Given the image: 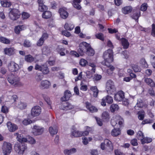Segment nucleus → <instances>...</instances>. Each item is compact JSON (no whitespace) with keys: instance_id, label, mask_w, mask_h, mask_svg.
<instances>
[{"instance_id":"obj_1","label":"nucleus","mask_w":155,"mask_h":155,"mask_svg":"<svg viewBox=\"0 0 155 155\" xmlns=\"http://www.w3.org/2000/svg\"><path fill=\"white\" fill-rule=\"evenodd\" d=\"M9 99L13 100L14 101L13 103V106L15 108H17L21 110L25 109L27 106L26 103L19 101H17V97L16 95H12V93L8 92L7 93Z\"/></svg>"},{"instance_id":"obj_2","label":"nucleus","mask_w":155,"mask_h":155,"mask_svg":"<svg viewBox=\"0 0 155 155\" xmlns=\"http://www.w3.org/2000/svg\"><path fill=\"white\" fill-rule=\"evenodd\" d=\"M103 58L104 60L103 64L108 66L109 64L113 61V53L111 49H109L105 51L103 54Z\"/></svg>"},{"instance_id":"obj_3","label":"nucleus","mask_w":155,"mask_h":155,"mask_svg":"<svg viewBox=\"0 0 155 155\" xmlns=\"http://www.w3.org/2000/svg\"><path fill=\"white\" fill-rule=\"evenodd\" d=\"M106 90L107 93L110 94H112L116 92V88L112 81L109 80L106 82Z\"/></svg>"},{"instance_id":"obj_4","label":"nucleus","mask_w":155,"mask_h":155,"mask_svg":"<svg viewBox=\"0 0 155 155\" xmlns=\"http://www.w3.org/2000/svg\"><path fill=\"white\" fill-rule=\"evenodd\" d=\"M8 80L9 82L15 87L22 86V84L19 81L18 79L13 74L8 76Z\"/></svg>"},{"instance_id":"obj_5","label":"nucleus","mask_w":155,"mask_h":155,"mask_svg":"<svg viewBox=\"0 0 155 155\" xmlns=\"http://www.w3.org/2000/svg\"><path fill=\"white\" fill-rule=\"evenodd\" d=\"M117 122L119 124L120 126L123 124L124 120L123 118L119 115L114 116L111 121V124L113 126H115L117 124Z\"/></svg>"},{"instance_id":"obj_6","label":"nucleus","mask_w":155,"mask_h":155,"mask_svg":"<svg viewBox=\"0 0 155 155\" xmlns=\"http://www.w3.org/2000/svg\"><path fill=\"white\" fill-rule=\"evenodd\" d=\"M90 46V44L85 42H83L80 43L79 48L78 49V51L80 55L83 56L84 53L87 50V48Z\"/></svg>"},{"instance_id":"obj_7","label":"nucleus","mask_w":155,"mask_h":155,"mask_svg":"<svg viewBox=\"0 0 155 155\" xmlns=\"http://www.w3.org/2000/svg\"><path fill=\"white\" fill-rule=\"evenodd\" d=\"M20 14L19 11L18 9H13L10 11L9 17L12 20H15L20 17Z\"/></svg>"},{"instance_id":"obj_8","label":"nucleus","mask_w":155,"mask_h":155,"mask_svg":"<svg viewBox=\"0 0 155 155\" xmlns=\"http://www.w3.org/2000/svg\"><path fill=\"white\" fill-rule=\"evenodd\" d=\"M25 149V147L21 143H17L15 145V150L18 155H22Z\"/></svg>"},{"instance_id":"obj_9","label":"nucleus","mask_w":155,"mask_h":155,"mask_svg":"<svg viewBox=\"0 0 155 155\" xmlns=\"http://www.w3.org/2000/svg\"><path fill=\"white\" fill-rule=\"evenodd\" d=\"M44 130L43 127L37 125L34 126L32 128V132L35 135H38L42 134Z\"/></svg>"},{"instance_id":"obj_10","label":"nucleus","mask_w":155,"mask_h":155,"mask_svg":"<svg viewBox=\"0 0 155 155\" xmlns=\"http://www.w3.org/2000/svg\"><path fill=\"white\" fill-rule=\"evenodd\" d=\"M3 152L5 155H8L11 152V144L9 143L4 142L2 147Z\"/></svg>"},{"instance_id":"obj_11","label":"nucleus","mask_w":155,"mask_h":155,"mask_svg":"<svg viewBox=\"0 0 155 155\" xmlns=\"http://www.w3.org/2000/svg\"><path fill=\"white\" fill-rule=\"evenodd\" d=\"M8 69L11 72H15L19 69L18 65L13 61L8 64Z\"/></svg>"},{"instance_id":"obj_12","label":"nucleus","mask_w":155,"mask_h":155,"mask_svg":"<svg viewBox=\"0 0 155 155\" xmlns=\"http://www.w3.org/2000/svg\"><path fill=\"white\" fill-rule=\"evenodd\" d=\"M41 113V108L40 107L36 106L32 108L31 110V114L33 117L39 116Z\"/></svg>"},{"instance_id":"obj_13","label":"nucleus","mask_w":155,"mask_h":155,"mask_svg":"<svg viewBox=\"0 0 155 155\" xmlns=\"http://www.w3.org/2000/svg\"><path fill=\"white\" fill-rule=\"evenodd\" d=\"M113 102V99L112 97L110 96L107 95L102 98L101 102V104L102 106H106V103L108 104H110Z\"/></svg>"},{"instance_id":"obj_14","label":"nucleus","mask_w":155,"mask_h":155,"mask_svg":"<svg viewBox=\"0 0 155 155\" xmlns=\"http://www.w3.org/2000/svg\"><path fill=\"white\" fill-rule=\"evenodd\" d=\"M51 86L50 82L47 80L41 81L39 84V87L41 89H48Z\"/></svg>"},{"instance_id":"obj_15","label":"nucleus","mask_w":155,"mask_h":155,"mask_svg":"<svg viewBox=\"0 0 155 155\" xmlns=\"http://www.w3.org/2000/svg\"><path fill=\"white\" fill-rule=\"evenodd\" d=\"M7 126L8 130L10 132H14L18 128V127L17 125L11 122H8L7 123Z\"/></svg>"},{"instance_id":"obj_16","label":"nucleus","mask_w":155,"mask_h":155,"mask_svg":"<svg viewBox=\"0 0 155 155\" xmlns=\"http://www.w3.org/2000/svg\"><path fill=\"white\" fill-rule=\"evenodd\" d=\"M14 135L17 136V140L19 142L21 143H28V136L24 137L22 135L19 134L18 133H15Z\"/></svg>"},{"instance_id":"obj_17","label":"nucleus","mask_w":155,"mask_h":155,"mask_svg":"<svg viewBox=\"0 0 155 155\" xmlns=\"http://www.w3.org/2000/svg\"><path fill=\"white\" fill-rule=\"evenodd\" d=\"M60 108L63 110H67L73 108V106L68 102H64L60 105Z\"/></svg>"},{"instance_id":"obj_18","label":"nucleus","mask_w":155,"mask_h":155,"mask_svg":"<svg viewBox=\"0 0 155 155\" xmlns=\"http://www.w3.org/2000/svg\"><path fill=\"white\" fill-rule=\"evenodd\" d=\"M5 54L9 56L14 55L16 53V50L13 48H6L4 50Z\"/></svg>"},{"instance_id":"obj_19","label":"nucleus","mask_w":155,"mask_h":155,"mask_svg":"<svg viewBox=\"0 0 155 155\" xmlns=\"http://www.w3.org/2000/svg\"><path fill=\"white\" fill-rule=\"evenodd\" d=\"M124 98V93L122 91H119L114 96V99L117 101H121Z\"/></svg>"},{"instance_id":"obj_20","label":"nucleus","mask_w":155,"mask_h":155,"mask_svg":"<svg viewBox=\"0 0 155 155\" xmlns=\"http://www.w3.org/2000/svg\"><path fill=\"white\" fill-rule=\"evenodd\" d=\"M86 106L87 108L91 113H94L97 112L98 110L95 107L92 105L90 103L88 102L86 103Z\"/></svg>"},{"instance_id":"obj_21","label":"nucleus","mask_w":155,"mask_h":155,"mask_svg":"<svg viewBox=\"0 0 155 155\" xmlns=\"http://www.w3.org/2000/svg\"><path fill=\"white\" fill-rule=\"evenodd\" d=\"M60 16L61 18L64 19H66L68 16V13L64 9L60 8L59 10Z\"/></svg>"},{"instance_id":"obj_22","label":"nucleus","mask_w":155,"mask_h":155,"mask_svg":"<svg viewBox=\"0 0 155 155\" xmlns=\"http://www.w3.org/2000/svg\"><path fill=\"white\" fill-rule=\"evenodd\" d=\"M71 96V94L70 91L66 90L65 91L64 95L61 97V100L62 101H67L69 100Z\"/></svg>"},{"instance_id":"obj_23","label":"nucleus","mask_w":155,"mask_h":155,"mask_svg":"<svg viewBox=\"0 0 155 155\" xmlns=\"http://www.w3.org/2000/svg\"><path fill=\"white\" fill-rule=\"evenodd\" d=\"M25 59L26 61L29 63H31L34 61L35 63H36L38 61V60H36L35 58L33 57L30 54L25 56Z\"/></svg>"},{"instance_id":"obj_24","label":"nucleus","mask_w":155,"mask_h":155,"mask_svg":"<svg viewBox=\"0 0 155 155\" xmlns=\"http://www.w3.org/2000/svg\"><path fill=\"white\" fill-rule=\"evenodd\" d=\"M82 136V132L77 130L76 129H73L71 133L72 137H78Z\"/></svg>"},{"instance_id":"obj_25","label":"nucleus","mask_w":155,"mask_h":155,"mask_svg":"<svg viewBox=\"0 0 155 155\" xmlns=\"http://www.w3.org/2000/svg\"><path fill=\"white\" fill-rule=\"evenodd\" d=\"M102 118L104 121H108L110 118V117L109 113L106 111L103 112L102 114Z\"/></svg>"},{"instance_id":"obj_26","label":"nucleus","mask_w":155,"mask_h":155,"mask_svg":"<svg viewBox=\"0 0 155 155\" xmlns=\"http://www.w3.org/2000/svg\"><path fill=\"white\" fill-rule=\"evenodd\" d=\"M26 28V27L24 25H18L15 27V31L16 33L18 34L21 31L25 30Z\"/></svg>"},{"instance_id":"obj_27","label":"nucleus","mask_w":155,"mask_h":155,"mask_svg":"<svg viewBox=\"0 0 155 155\" xmlns=\"http://www.w3.org/2000/svg\"><path fill=\"white\" fill-rule=\"evenodd\" d=\"M132 9V7L130 6L125 7L122 9L123 13L124 14H128L130 13Z\"/></svg>"},{"instance_id":"obj_28","label":"nucleus","mask_w":155,"mask_h":155,"mask_svg":"<svg viewBox=\"0 0 155 155\" xmlns=\"http://www.w3.org/2000/svg\"><path fill=\"white\" fill-rule=\"evenodd\" d=\"M81 2V0H73L72 5L75 8L79 10L81 8V6L79 5Z\"/></svg>"},{"instance_id":"obj_29","label":"nucleus","mask_w":155,"mask_h":155,"mask_svg":"<svg viewBox=\"0 0 155 155\" xmlns=\"http://www.w3.org/2000/svg\"><path fill=\"white\" fill-rule=\"evenodd\" d=\"M49 130L50 134L52 135L56 134L58 132V129L56 126L50 127Z\"/></svg>"},{"instance_id":"obj_30","label":"nucleus","mask_w":155,"mask_h":155,"mask_svg":"<svg viewBox=\"0 0 155 155\" xmlns=\"http://www.w3.org/2000/svg\"><path fill=\"white\" fill-rule=\"evenodd\" d=\"M42 54L46 55H48L51 52L49 48L47 46H43L42 48Z\"/></svg>"},{"instance_id":"obj_31","label":"nucleus","mask_w":155,"mask_h":155,"mask_svg":"<svg viewBox=\"0 0 155 155\" xmlns=\"http://www.w3.org/2000/svg\"><path fill=\"white\" fill-rule=\"evenodd\" d=\"M64 27L66 30L71 31L74 29V26L71 23H66L65 24Z\"/></svg>"},{"instance_id":"obj_32","label":"nucleus","mask_w":155,"mask_h":155,"mask_svg":"<svg viewBox=\"0 0 155 155\" xmlns=\"http://www.w3.org/2000/svg\"><path fill=\"white\" fill-rule=\"evenodd\" d=\"M2 6L3 7H9L11 5V2L8 0H1Z\"/></svg>"},{"instance_id":"obj_33","label":"nucleus","mask_w":155,"mask_h":155,"mask_svg":"<svg viewBox=\"0 0 155 155\" xmlns=\"http://www.w3.org/2000/svg\"><path fill=\"white\" fill-rule=\"evenodd\" d=\"M121 40L123 48L125 49H127L128 48L129 45V43L128 41L124 38H122Z\"/></svg>"},{"instance_id":"obj_34","label":"nucleus","mask_w":155,"mask_h":155,"mask_svg":"<svg viewBox=\"0 0 155 155\" xmlns=\"http://www.w3.org/2000/svg\"><path fill=\"white\" fill-rule=\"evenodd\" d=\"M52 16L51 12L49 11H45L42 14L43 18L45 19H48L50 18Z\"/></svg>"},{"instance_id":"obj_35","label":"nucleus","mask_w":155,"mask_h":155,"mask_svg":"<svg viewBox=\"0 0 155 155\" xmlns=\"http://www.w3.org/2000/svg\"><path fill=\"white\" fill-rule=\"evenodd\" d=\"M56 50L57 52L60 54L61 56H64L65 55V54L64 52L65 49L64 48L59 46L57 48Z\"/></svg>"},{"instance_id":"obj_36","label":"nucleus","mask_w":155,"mask_h":155,"mask_svg":"<svg viewBox=\"0 0 155 155\" xmlns=\"http://www.w3.org/2000/svg\"><path fill=\"white\" fill-rule=\"evenodd\" d=\"M92 138L91 137L87 138V137H82V143L84 145L87 144L89 142L91 141L92 140Z\"/></svg>"},{"instance_id":"obj_37","label":"nucleus","mask_w":155,"mask_h":155,"mask_svg":"<svg viewBox=\"0 0 155 155\" xmlns=\"http://www.w3.org/2000/svg\"><path fill=\"white\" fill-rule=\"evenodd\" d=\"M108 68L106 69L105 72H106L108 74L110 75L112 74L113 71L114 69V68L112 66L110 65L109 64L108 66H107Z\"/></svg>"},{"instance_id":"obj_38","label":"nucleus","mask_w":155,"mask_h":155,"mask_svg":"<svg viewBox=\"0 0 155 155\" xmlns=\"http://www.w3.org/2000/svg\"><path fill=\"white\" fill-rule=\"evenodd\" d=\"M120 134V130L119 128H114L111 132V135L113 136H117Z\"/></svg>"},{"instance_id":"obj_39","label":"nucleus","mask_w":155,"mask_h":155,"mask_svg":"<svg viewBox=\"0 0 155 155\" xmlns=\"http://www.w3.org/2000/svg\"><path fill=\"white\" fill-rule=\"evenodd\" d=\"M0 42L5 44H8L10 43V40L5 37L0 36Z\"/></svg>"},{"instance_id":"obj_40","label":"nucleus","mask_w":155,"mask_h":155,"mask_svg":"<svg viewBox=\"0 0 155 155\" xmlns=\"http://www.w3.org/2000/svg\"><path fill=\"white\" fill-rule=\"evenodd\" d=\"M152 141V139L150 137H144L141 140V142L142 144H144L148 143L151 142Z\"/></svg>"},{"instance_id":"obj_41","label":"nucleus","mask_w":155,"mask_h":155,"mask_svg":"<svg viewBox=\"0 0 155 155\" xmlns=\"http://www.w3.org/2000/svg\"><path fill=\"white\" fill-rule=\"evenodd\" d=\"M145 82L151 87H154L155 84L153 80L150 78H145L144 80Z\"/></svg>"},{"instance_id":"obj_42","label":"nucleus","mask_w":155,"mask_h":155,"mask_svg":"<svg viewBox=\"0 0 155 155\" xmlns=\"http://www.w3.org/2000/svg\"><path fill=\"white\" fill-rule=\"evenodd\" d=\"M87 54L90 56H93L94 54V50L91 47L90 45L89 47L87 48Z\"/></svg>"},{"instance_id":"obj_43","label":"nucleus","mask_w":155,"mask_h":155,"mask_svg":"<svg viewBox=\"0 0 155 155\" xmlns=\"http://www.w3.org/2000/svg\"><path fill=\"white\" fill-rule=\"evenodd\" d=\"M90 89L94 93V96L96 97L97 96L98 93V91L97 87L96 86H92L91 87Z\"/></svg>"},{"instance_id":"obj_44","label":"nucleus","mask_w":155,"mask_h":155,"mask_svg":"<svg viewBox=\"0 0 155 155\" xmlns=\"http://www.w3.org/2000/svg\"><path fill=\"white\" fill-rule=\"evenodd\" d=\"M119 108L118 105L115 104L111 105L110 107V111L112 112H114L116 110H117L119 109Z\"/></svg>"},{"instance_id":"obj_45","label":"nucleus","mask_w":155,"mask_h":155,"mask_svg":"<svg viewBox=\"0 0 155 155\" xmlns=\"http://www.w3.org/2000/svg\"><path fill=\"white\" fill-rule=\"evenodd\" d=\"M140 64L143 67L147 68L148 67V65L144 58H142L140 59Z\"/></svg>"},{"instance_id":"obj_46","label":"nucleus","mask_w":155,"mask_h":155,"mask_svg":"<svg viewBox=\"0 0 155 155\" xmlns=\"http://www.w3.org/2000/svg\"><path fill=\"white\" fill-rule=\"evenodd\" d=\"M143 103L141 99H139L137 100V103L135 106V108L136 109L137 107L139 108L142 107L143 106Z\"/></svg>"},{"instance_id":"obj_47","label":"nucleus","mask_w":155,"mask_h":155,"mask_svg":"<svg viewBox=\"0 0 155 155\" xmlns=\"http://www.w3.org/2000/svg\"><path fill=\"white\" fill-rule=\"evenodd\" d=\"M137 137L138 139L141 141V140L144 137L142 131H139L137 133Z\"/></svg>"},{"instance_id":"obj_48","label":"nucleus","mask_w":155,"mask_h":155,"mask_svg":"<svg viewBox=\"0 0 155 155\" xmlns=\"http://www.w3.org/2000/svg\"><path fill=\"white\" fill-rule=\"evenodd\" d=\"M34 24L36 27V29L35 30V31L37 32L39 31L42 29L41 27L39 24L36 21H34Z\"/></svg>"},{"instance_id":"obj_49","label":"nucleus","mask_w":155,"mask_h":155,"mask_svg":"<svg viewBox=\"0 0 155 155\" xmlns=\"http://www.w3.org/2000/svg\"><path fill=\"white\" fill-rule=\"evenodd\" d=\"M140 11H138L137 12L134 13L132 16V18L135 20H137L138 19L139 17L140 16Z\"/></svg>"},{"instance_id":"obj_50","label":"nucleus","mask_w":155,"mask_h":155,"mask_svg":"<svg viewBox=\"0 0 155 155\" xmlns=\"http://www.w3.org/2000/svg\"><path fill=\"white\" fill-rule=\"evenodd\" d=\"M30 15L28 13L23 12L21 14L22 18L23 19H26L30 17Z\"/></svg>"},{"instance_id":"obj_51","label":"nucleus","mask_w":155,"mask_h":155,"mask_svg":"<svg viewBox=\"0 0 155 155\" xmlns=\"http://www.w3.org/2000/svg\"><path fill=\"white\" fill-rule=\"evenodd\" d=\"M47 7L44 4L39 5L38 6V10L41 12H45V11L47 10Z\"/></svg>"},{"instance_id":"obj_52","label":"nucleus","mask_w":155,"mask_h":155,"mask_svg":"<svg viewBox=\"0 0 155 155\" xmlns=\"http://www.w3.org/2000/svg\"><path fill=\"white\" fill-rule=\"evenodd\" d=\"M132 67L134 71L135 72H140L141 71V69L137 65L133 64L132 65Z\"/></svg>"},{"instance_id":"obj_53","label":"nucleus","mask_w":155,"mask_h":155,"mask_svg":"<svg viewBox=\"0 0 155 155\" xmlns=\"http://www.w3.org/2000/svg\"><path fill=\"white\" fill-rule=\"evenodd\" d=\"M138 118L140 120H143L144 117L145 115V112L144 111H139L138 113Z\"/></svg>"},{"instance_id":"obj_54","label":"nucleus","mask_w":155,"mask_h":155,"mask_svg":"<svg viewBox=\"0 0 155 155\" xmlns=\"http://www.w3.org/2000/svg\"><path fill=\"white\" fill-rule=\"evenodd\" d=\"M95 36L97 39L101 41L104 40V35L102 33H96L95 35Z\"/></svg>"},{"instance_id":"obj_55","label":"nucleus","mask_w":155,"mask_h":155,"mask_svg":"<svg viewBox=\"0 0 155 155\" xmlns=\"http://www.w3.org/2000/svg\"><path fill=\"white\" fill-rule=\"evenodd\" d=\"M28 143L31 144H34L36 143V141L32 137L28 136Z\"/></svg>"},{"instance_id":"obj_56","label":"nucleus","mask_w":155,"mask_h":155,"mask_svg":"<svg viewBox=\"0 0 155 155\" xmlns=\"http://www.w3.org/2000/svg\"><path fill=\"white\" fill-rule=\"evenodd\" d=\"M147 3H143L141 6L140 10L142 11H145L147 10Z\"/></svg>"},{"instance_id":"obj_57","label":"nucleus","mask_w":155,"mask_h":155,"mask_svg":"<svg viewBox=\"0 0 155 155\" xmlns=\"http://www.w3.org/2000/svg\"><path fill=\"white\" fill-rule=\"evenodd\" d=\"M153 122V120L150 119H145L142 122V124H150L152 123Z\"/></svg>"},{"instance_id":"obj_58","label":"nucleus","mask_w":155,"mask_h":155,"mask_svg":"<svg viewBox=\"0 0 155 155\" xmlns=\"http://www.w3.org/2000/svg\"><path fill=\"white\" fill-rule=\"evenodd\" d=\"M32 122V121L29 119H25L23 121V124L25 125L29 124Z\"/></svg>"},{"instance_id":"obj_59","label":"nucleus","mask_w":155,"mask_h":155,"mask_svg":"<svg viewBox=\"0 0 155 155\" xmlns=\"http://www.w3.org/2000/svg\"><path fill=\"white\" fill-rule=\"evenodd\" d=\"M70 54L75 57H78L80 56V54L74 51H71L70 52Z\"/></svg>"},{"instance_id":"obj_60","label":"nucleus","mask_w":155,"mask_h":155,"mask_svg":"<svg viewBox=\"0 0 155 155\" xmlns=\"http://www.w3.org/2000/svg\"><path fill=\"white\" fill-rule=\"evenodd\" d=\"M43 65H39L37 64H36L35 66V69L36 70H38L41 71H42V68L44 67Z\"/></svg>"},{"instance_id":"obj_61","label":"nucleus","mask_w":155,"mask_h":155,"mask_svg":"<svg viewBox=\"0 0 155 155\" xmlns=\"http://www.w3.org/2000/svg\"><path fill=\"white\" fill-rule=\"evenodd\" d=\"M87 61L84 59H81L80 60L79 62L80 64L82 66H84L87 64Z\"/></svg>"},{"instance_id":"obj_62","label":"nucleus","mask_w":155,"mask_h":155,"mask_svg":"<svg viewBox=\"0 0 155 155\" xmlns=\"http://www.w3.org/2000/svg\"><path fill=\"white\" fill-rule=\"evenodd\" d=\"M151 64L153 67L155 68V56L153 55H151Z\"/></svg>"},{"instance_id":"obj_63","label":"nucleus","mask_w":155,"mask_h":155,"mask_svg":"<svg viewBox=\"0 0 155 155\" xmlns=\"http://www.w3.org/2000/svg\"><path fill=\"white\" fill-rule=\"evenodd\" d=\"M43 67L42 68V71L43 73L45 74H47L49 72V70L48 68L45 65H43Z\"/></svg>"},{"instance_id":"obj_64","label":"nucleus","mask_w":155,"mask_h":155,"mask_svg":"<svg viewBox=\"0 0 155 155\" xmlns=\"http://www.w3.org/2000/svg\"><path fill=\"white\" fill-rule=\"evenodd\" d=\"M31 43L28 40H25L24 41L23 45L24 46L28 47L31 45Z\"/></svg>"}]
</instances>
